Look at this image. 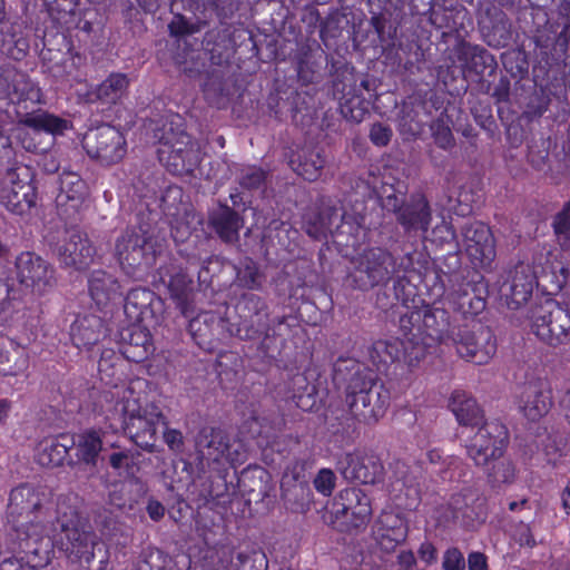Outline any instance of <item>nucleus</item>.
<instances>
[{
  "instance_id": "obj_54",
  "label": "nucleus",
  "mask_w": 570,
  "mask_h": 570,
  "mask_svg": "<svg viewBox=\"0 0 570 570\" xmlns=\"http://www.w3.org/2000/svg\"><path fill=\"white\" fill-rule=\"evenodd\" d=\"M151 293L146 288L130 289L124 299V312L131 321H139L150 302Z\"/></svg>"
},
{
  "instance_id": "obj_5",
  "label": "nucleus",
  "mask_w": 570,
  "mask_h": 570,
  "mask_svg": "<svg viewBox=\"0 0 570 570\" xmlns=\"http://www.w3.org/2000/svg\"><path fill=\"white\" fill-rule=\"evenodd\" d=\"M33 176L32 168L21 163L0 171V203L10 213L22 216L36 205Z\"/></svg>"
},
{
  "instance_id": "obj_23",
  "label": "nucleus",
  "mask_w": 570,
  "mask_h": 570,
  "mask_svg": "<svg viewBox=\"0 0 570 570\" xmlns=\"http://www.w3.org/2000/svg\"><path fill=\"white\" fill-rule=\"evenodd\" d=\"M188 318L187 330L197 345H213L226 337L227 322L216 313L204 312Z\"/></svg>"
},
{
  "instance_id": "obj_18",
  "label": "nucleus",
  "mask_w": 570,
  "mask_h": 570,
  "mask_svg": "<svg viewBox=\"0 0 570 570\" xmlns=\"http://www.w3.org/2000/svg\"><path fill=\"white\" fill-rule=\"evenodd\" d=\"M459 228L461 240L472 262L480 266H489L495 257L491 229L482 222L476 220H468Z\"/></svg>"
},
{
  "instance_id": "obj_38",
  "label": "nucleus",
  "mask_w": 570,
  "mask_h": 570,
  "mask_svg": "<svg viewBox=\"0 0 570 570\" xmlns=\"http://www.w3.org/2000/svg\"><path fill=\"white\" fill-rule=\"evenodd\" d=\"M539 282L551 294H561L563 302L570 305V269L561 263L542 267Z\"/></svg>"
},
{
  "instance_id": "obj_13",
  "label": "nucleus",
  "mask_w": 570,
  "mask_h": 570,
  "mask_svg": "<svg viewBox=\"0 0 570 570\" xmlns=\"http://www.w3.org/2000/svg\"><path fill=\"white\" fill-rule=\"evenodd\" d=\"M159 279L169 291L176 309L187 318L195 313L193 279L187 272L175 261L158 268Z\"/></svg>"
},
{
  "instance_id": "obj_42",
  "label": "nucleus",
  "mask_w": 570,
  "mask_h": 570,
  "mask_svg": "<svg viewBox=\"0 0 570 570\" xmlns=\"http://www.w3.org/2000/svg\"><path fill=\"white\" fill-rule=\"evenodd\" d=\"M363 223V216L347 214L341 208V212H338V220L334 224L331 235L335 237L340 244L355 246Z\"/></svg>"
},
{
  "instance_id": "obj_50",
  "label": "nucleus",
  "mask_w": 570,
  "mask_h": 570,
  "mask_svg": "<svg viewBox=\"0 0 570 570\" xmlns=\"http://www.w3.org/2000/svg\"><path fill=\"white\" fill-rule=\"evenodd\" d=\"M407 532V525L402 520H396L391 527L379 528L375 532V540L382 551L390 553L406 540Z\"/></svg>"
},
{
  "instance_id": "obj_4",
  "label": "nucleus",
  "mask_w": 570,
  "mask_h": 570,
  "mask_svg": "<svg viewBox=\"0 0 570 570\" xmlns=\"http://www.w3.org/2000/svg\"><path fill=\"white\" fill-rule=\"evenodd\" d=\"M55 543L69 556L89 562L94 558L96 534L89 521L77 509L59 502L53 523Z\"/></svg>"
},
{
  "instance_id": "obj_32",
  "label": "nucleus",
  "mask_w": 570,
  "mask_h": 570,
  "mask_svg": "<svg viewBox=\"0 0 570 570\" xmlns=\"http://www.w3.org/2000/svg\"><path fill=\"white\" fill-rule=\"evenodd\" d=\"M88 289L98 306H105L122 295L118 279L101 269L91 272L88 278Z\"/></svg>"
},
{
  "instance_id": "obj_44",
  "label": "nucleus",
  "mask_w": 570,
  "mask_h": 570,
  "mask_svg": "<svg viewBox=\"0 0 570 570\" xmlns=\"http://www.w3.org/2000/svg\"><path fill=\"white\" fill-rule=\"evenodd\" d=\"M19 124L32 128L35 131H46L52 135L62 134L68 127L67 120L42 110L22 115Z\"/></svg>"
},
{
  "instance_id": "obj_49",
  "label": "nucleus",
  "mask_w": 570,
  "mask_h": 570,
  "mask_svg": "<svg viewBox=\"0 0 570 570\" xmlns=\"http://www.w3.org/2000/svg\"><path fill=\"white\" fill-rule=\"evenodd\" d=\"M228 45L229 37L225 30H209L205 33L203 39L204 49L209 53L212 63L216 66H220L228 59Z\"/></svg>"
},
{
  "instance_id": "obj_6",
  "label": "nucleus",
  "mask_w": 570,
  "mask_h": 570,
  "mask_svg": "<svg viewBox=\"0 0 570 570\" xmlns=\"http://www.w3.org/2000/svg\"><path fill=\"white\" fill-rule=\"evenodd\" d=\"M115 412L121 417V428L126 435L144 451H156L157 424L164 419L160 412L141 410L137 400L117 402Z\"/></svg>"
},
{
  "instance_id": "obj_56",
  "label": "nucleus",
  "mask_w": 570,
  "mask_h": 570,
  "mask_svg": "<svg viewBox=\"0 0 570 570\" xmlns=\"http://www.w3.org/2000/svg\"><path fill=\"white\" fill-rule=\"evenodd\" d=\"M340 109L346 120L360 124L370 114V101L362 96L352 95L341 100Z\"/></svg>"
},
{
  "instance_id": "obj_39",
  "label": "nucleus",
  "mask_w": 570,
  "mask_h": 570,
  "mask_svg": "<svg viewBox=\"0 0 570 570\" xmlns=\"http://www.w3.org/2000/svg\"><path fill=\"white\" fill-rule=\"evenodd\" d=\"M326 62L330 65V77L332 94L335 99L343 100L352 91L355 83L353 67L343 59H335L326 56Z\"/></svg>"
},
{
  "instance_id": "obj_3",
  "label": "nucleus",
  "mask_w": 570,
  "mask_h": 570,
  "mask_svg": "<svg viewBox=\"0 0 570 570\" xmlns=\"http://www.w3.org/2000/svg\"><path fill=\"white\" fill-rule=\"evenodd\" d=\"M346 404L356 421L373 425L385 415L390 392L372 371L357 367L346 384Z\"/></svg>"
},
{
  "instance_id": "obj_34",
  "label": "nucleus",
  "mask_w": 570,
  "mask_h": 570,
  "mask_svg": "<svg viewBox=\"0 0 570 570\" xmlns=\"http://www.w3.org/2000/svg\"><path fill=\"white\" fill-rule=\"evenodd\" d=\"M450 407L461 425L480 428L485 422L483 412L476 401L464 391L452 393Z\"/></svg>"
},
{
  "instance_id": "obj_19",
  "label": "nucleus",
  "mask_w": 570,
  "mask_h": 570,
  "mask_svg": "<svg viewBox=\"0 0 570 570\" xmlns=\"http://www.w3.org/2000/svg\"><path fill=\"white\" fill-rule=\"evenodd\" d=\"M55 539L42 535L38 525L18 532V550L21 561L32 569L46 567L53 552Z\"/></svg>"
},
{
  "instance_id": "obj_31",
  "label": "nucleus",
  "mask_w": 570,
  "mask_h": 570,
  "mask_svg": "<svg viewBox=\"0 0 570 570\" xmlns=\"http://www.w3.org/2000/svg\"><path fill=\"white\" fill-rule=\"evenodd\" d=\"M421 328L432 340L448 343L450 327V314L446 309L435 305H425L420 308Z\"/></svg>"
},
{
  "instance_id": "obj_35",
  "label": "nucleus",
  "mask_w": 570,
  "mask_h": 570,
  "mask_svg": "<svg viewBox=\"0 0 570 570\" xmlns=\"http://www.w3.org/2000/svg\"><path fill=\"white\" fill-rule=\"evenodd\" d=\"M186 556L173 558L159 549L146 548L141 551L136 570H189Z\"/></svg>"
},
{
  "instance_id": "obj_46",
  "label": "nucleus",
  "mask_w": 570,
  "mask_h": 570,
  "mask_svg": "<svg viewBox=\"0 0 570 570\" xmlns=\"http://www.w3.org/2000/svg\"><path fill=\"white\" fill-rule=\"evenodd\" d=\"M6 80L10 85V97L19 100H33L38 98V89L26 72L19 71L12 66H6Z\"/></svg>"
},
{
  "instance_id": "obj_26",
  "label": "nucleus",
  "mask_w": 570,
  "mask_h": 570,
  "mask_svg": "<svg viewBox=\"0 0 570 570\" xmlns=\"http://www.w3.org/2000/svg\"><path fill=\"white\" fill-rule=\"evenodd\" d=\"M431 219V208L424 195L413 194L400 212L396 220L407 232L416 229L426 232L430 227Z\"/></svg>"
},
{
  "instance_id": "obj_63",
  "label": "nucleus",
  "mask_w": 570,
  "mask_h": 570,
  "mask_svg": "<svg viewBox=\"0 0 570 570\" xmlns=\"http://www.w3.org/2000/svg\"><path fill=\"white\" fill-rule=\"evenodd\" d=\"M26 364L23 352L12 347L10 351H0V374L16 375Z\"/></svg>"
},
{
  "instance_id": "obj_43",
  "label": "nucleus",
  "mask_w": 570,
  "mask_h": 570,
  "mask_svg": "<svg viewBox=\"0 0 570 570\" xmlns=\"http://www.w3.org/2000/svg\"><path fill=\"white\" fill-rule=\"evenodd\" d=\"M368 355L373 364L377 366V370H381V365L385 366L394 362H401L402 340H377L370 346Z\"/></svg>"
},
{
  "instance_id": "obj_11",
  "label": "nucleus",
  "mask_w": 570,
  "mask_h": 570,
  "mask_svg": "<svg viewBox=\"0 0 570 570\" xmlns=\"http://www.w3.org/2000/svg\"><path fill=\"white\" fill-rule=\"evenodd\" d=\"M82 146L90 158L104 166L119 163L127 153L122 132L114 126L101 125L86 132Z\"/></svg>"
},
{
  "instance_id": "obj_47",
  "label": "nucleus",
  "mask_w": 570,
  "mask_h": 570,
  "mask_svg": "<svg viewBox=\"0 0 570 570\" xmlns=\"http://www.w3.org/2000/svg\"><path fill=\"white\" fill-rule=\"evenodd\" d=\"M485 291V287L482 286ZM458 309L464 317H474L485 308V298L482 295L481 286L468 283L456 299Z\"/></svg>"
},
{
  "instance_id": "obj_27",
  "label": "nucleus",
  "mask_w": 570,
  "mask_h": 570,
  "mask_svg": "<svg viewBox=\"0 0 570 570\" xmlns=\"http://www.w3.org/2000/svg\"><path fill=\"white\" fill-rule=\"evenodd\" d=\"M282 500L287 510L305 513L313 503V491L309 484L295 476H285L281 483Z\"/></svg>"
},
{
  "instance_id": "obj_60",
  "label": "nucleus",
  "mask_w": 570,
  "mask_h": 570,
  "mask_svg": "<svg viewBox=\"0 0 570 570\" xmlns=\"http://www.w3.org/2000/svg\"><path fill=\"white\" fill-rule=\"evenodd\" d=\"M321 66L307 52H303L297 57L296 72L298 81L304 85L315 83L321 78Z\"/></svg>"
},
{
  "instance_id": "obj_2",
  "label": "nucleus",
  "mask_w": 570,
  "mask_h": 570,
  "mask_svg": "<svg viewBox=\"0 0 570 570\" xmlns=\"http://www.w3.org/2000/svg\"><path fill=\"white\" fill-rule=\"evenodd\" d=\"M411 267L410 256L397 264L389 250L381 247L368 248L351 259L345 284L353 289L368 292L374 287L386 286L396 273H406Z\"/></svg>"
},
{
  "instance_id": "obj_36",
  "label": "nucleus",
  "mask_w": 570,
  "mask_h": 570,
  "mask_svg": "<svg viewBox=\"0 0 570 570\" xmlns=\"http://www.w3.org/2000/svg\"><path fill=\"white\" fill-rule=\"evenodd\" d=\"M71 448L72 436L67 434L45 440L38 446V462L42 466H59L65 462Z\"/></svg>"
},
{
  "instance_id": "obj_7",
  "label": "nucleus",
  "mask_w": 570,
  "mask_h": 570,
  "mask_svg": "<svg viewBox=\"0 0 570 570\" xmlns=\"http://www.w3.org/2000/svg\"><path fill=\"white\" fill-rule=\"evenodd\" d=\"M533 333L551 347H560L570 361V314L554 301H548L533 313Z\"/></svg>"
},
{
  "instance_id": "obj_48",
  "label": "nucleus",
  "mask_w": 570,
  "mask_h": 570,
  "mask_svg": "<svg viewBox=\"0 0 570 570\" xmlns=\"http://www.w3.org/2000/svg\"><path fill=\"white\" fill-rule=\"evenodd\" d=\"M237 286L250 291L261 289L265 275L261 272L258 264L249 257H244L235 265Z\"/></svg>"
},
{
  "instance_id": "obj_58",
  "label": "nucleus",
  "mask_w": 570,
  "mask_h": 570,
  "mask_svg": "<svg viewBox=\"0 0 570 570\" xmlns=\"http://www.w3.org/2000/svg\"><path fill=\"white\" fill-rule=\"evenodd\" d=\"M488 469V480L492 487L511 484L515 480L517 470L512 461L508 459L492 461Z\"/></svg>"
},
{
  "instance_id": "obj_52",
  "label": "nucleus",
  "mask_w": 570,
  "mask_h": 570,
  "mask_svg": "<svg viewBox=\"0 0 570 570\" xmlns=\"http://www.w3.org/2000/svg\"><path fill=\"white\" fill-rule=\"evenodd\" d=\"M238 185L248 191L265 190L269 179V171L257 166H247L237 174Z\"/></svg>"
},
{
  "instance_id": "obj_17",
  "label": "nucleus",
  "mask_w": 570,
  "mask_h": 570,
  "mask_svg": "<svg viewBox=\"0 0 570 570\" xmlns=\"http://www.w3.org/2000/svg\"><path fill=\"white\" fill-rule=\"evenodd\" d=\"M164 139L158 149L159 161L174 175L193 171L199 161V156L190 137L181 132L175 141L169 138Z\"/></svg>"
},
{
  "instance_id": "obj_55",
  "label": "nucleus",
  "mask_w": 570,
  "mask_h": 570,
  "mask_svg": "<svg viewBox=\"0 0 570 570\" xmlns=\"http://www.w3.org/2000/svg\"><path fill=\"white\" fill-rule=\"evenodd\" d=\"M502 65L512 78L522 80L529 72L528 55L524 50L512 49L501 56Z\"/></svg>"
},
{
  "instance_id": "obj_14",
  "label": "nucleus",
  "mask_w": 570,
  "mask_h": 570,
  "mask_svg": "<svg viewBox=\"0 0 570 570\" xmlns=\"http://www.w3.org/2000/svg\"><path fill=\"white\" fill-rule=\"evenodd\" d=\"M197 459L200 464L218 463L223 459L228 462L237 461L238 452L233 451L229 434L219 426L205 425L195 436Z\"/></svg>"
},
{
  "instance_id": "obj_57",
  "label": "nucleus",
  "mask_w": 570,
  "mask_h": 570,
  "mask_svg": "<svg viewBox=\"0 0 570 570\" xmlns=\"http://www.w3.org/2000/svg\"><path fill=\"white\" fill-rule=\"evenodd\" d=\"M101 325V318L94 315L85 316L72 326L73 336L78 335L83 345L95 344L99 340Z\"/></svg>"
},
{
  "instance_id": "obj_21",
  "label": "nucleus",
  "mask_w": 570,
  "mask_h": 570,
  "mask_svg": "<svg viewBox=\"0 0 570 570\" xmlns=\"http://www.w3.org/2000/svg\"><path fill=\"white\" fill-rule=\"evenodd\" d=\"M72 443L76 449L77 462H70L76 468L77 479H81L79 473L88 472L87 479L97 473V463L99 454L102 451V440L97 431L89 430L79 435L77 439L72 436Z\"/></svg>"
},
{
  "instance_id": "obj_53",
  "label": "nucleus",
  "mask_w": 570,
  "mask_h": 570,
  "mask_svg": "<svg viewBox=\"0 0 570 570\" xmlns=\"http://www.w3.org/2000/svg\"><path fill=\"white\" fill-rule=\"evenodd\" d=\"M138 451H115L108 455V464L119 476L128 479L138 470Z\"/></svg>"
},
{
  "instance_id": "obj_25",
  "label": "nucleus",
  "mask_w": 570,
  "mask_h": 570,
  "mask_svg": "<svg viewBox=\"0 0 570 570\" xmlns=\"http://www.w3.org/2000/svg\"><path fill=\"white\" fill-rule=\"evenodd\" d=\"M208 224L224 243L234 244L239 240L244 218L235 208L219 202L209 212Z\"/></svg>"
},
{
  "instance_id": "obj_64",
  "label": "nucleus",
  "mask_w": 570,
  "mask_h": 570,
  "mask_svg": "<svg viewBox=\"0 0 570 570\" xmlns=\"http://www.w3.org/2000/svg\"><path fill=\"white\" fill-rule=\"evenodd\" d=\"M399 127L404 134L412 136L419 135L423 129V124L419 119V112L413 106L404 105L399 114Z\"/></svg>"
},
{
  "instance_id": "obj_16",
  "label": "nucleus",
  "mask_w": 570,
  "mask_h": 570,
  "mask_svg": "<svg viewBox=\"0 0 570 570\" xmlns=\"http://www.w3.org/2000/svg\"><path fill=\"white\" fill-rule=\"evenodd\" d=\"M336 469L348 482L376 484L384 480L382 461L376 455L365 452L345 453L338 459Z\"/></svg>"
},
{
  "instance_id": "obj_22",
  "label": "nucleus",
  "mask_w": 570,
  "mask_h": 570,
  "mask_svg": "<svg viewBox=\"0 0 570 570\" xmlns=\"http://www.w3.org/2000/svg\"><path fill=\"white\" fill-rule=\"evenodd\" d=\"M552 394L548 383L537 380L527 383L520 395V407L530 421H539L552 406Z\"/></svg>"
},
{
  "instance_id": "obj_20",
  "label": "nucleus",
  "mask_w": 570,
  "mask_h": 570,
  "mask_svg": "<svg viewBox=\"0 0 570 570\" xmlns=\"http://www.w3.org/2000/svg\"><path fill=\"white\" fill-rule=\"evenodd\" d=\"M341 207L330 197H322L316 208L309 209L303 217V228L306 234L316 239H326L338 220Z\"/></svg>"
},
{
  "instance_id": "obj_29",
  "label": "nucleus",
  "mask_w": 570,
  "mask_h": 570,
  "mask_svg": "<svg viewBox=\"0 0 570 570\" xmlns=\"http://www.w3.org/2000/svg\"><path fill=\"white\" fill-rule=\"evenodd\" d=\"M288 165L305 180L315 181L321 176L325 158L322 155V150L304 147L291 153Z\"/></svg>"
},
{
  "instance_id": "obj_1",
  "label": "nucleus",
  "mask_w": 570,
  "mask_h": 570,
  "mask_svg": "<svg viewBox=\"0 0 570 570\" xmlns=\"http://www.w3.org/2000/svg\"><path fill=\"white\" fill-rule=\"evenodd\" d=\"M159 219V212L140 209L137 224L125 228L115 239L112 255L128 276L147 273L163 254L166 238L158 226Z\"/></svg>"
},
{
  "instance_id": "obj_8",
  "label": "nucleus",
  "mask_w": 570,
  "mask_h": 570,
  "mask_svg": "<svg viewBox=\"0 0 570 570\" xmlns=\"http://www.w3.org/2000/svg\"><path fill=\"white\" fill-rule=\"evenodd\" d=\"M330 515L331 523L341 532L358 529L371 519V500L361 489H345L333 501Z\"/></svg>"
},
{
  "instance_id": "obj_41",
  "label": "nucleus",
  "mask_w": 570,
  "mask_h": 570,
  "mask_svg": "<svg viewBox=\"0 0 570 570\" xmlns=\"http://www.w3.org/2000/svg\"><path fill=\"white\" fill-rule=\"evenodd\" d=\"M271 475L262 468L247 469L242 472L239 478V487L248 494L249 500L262 501L269 491Z\"/></svg>"
},
{
  "instance_id": "obj_10",
  "label": "nucleus",
  "mask_w": 570,
  "mask_h": 570,
  "mask_svg": "<svg viewBox=\"0 0 570 570\" xmlns=\"http://www.w3.org/2000/svg\"><path fill=\"white\" fill-rule=\"evenodd\" d=\"M49 249L61 268L85 271L94 262L96 248L86 233L67 229L61 240L49 243Z\"/></svg>"
},
{
  "instance_id": "obj_30",
  "label": "nucleus",
  "mask_w": 570,
  "mask_h": 570,
  "mask_svg": "<svg viewBox=\"0 0 570 570\" xmlns=\"http://www.w3.org/2000/svg\"><path fill=\"white\" fill-rule=\"evenodd\" d=\"M59 191L56 197L58 207L69 205L77 210L88 196L85 180L75 171H63L59 176Z\"/></svg>"
},
{
  "instance_id": "obj_51",
  "label": "nucleus",
  "mask_w": 570,
  "mask_h": 570,
  "mask_svg": "<svg viewBox=\"0 0 570 570\" xmlns=\"http://www.w3.org/2000/svg\"><path fill=\"white\" fill-rule=\"evenodd\" d=\"M128 79L124 73H111L96 90V96L104 102H116L126 91Z\"/></svg>"
},
{
  "instance_id": "obj_61",
  "label": "nucleus",
  "mask_w": 570,
  "mask_h": 570,
  "mask_svg": "<svg viewBox=\"0 0 570 570\" xmlns=\"http://www.w3.org/2000/svg\"><path fill=\"white\" fill-rule=\"evenodd\" d=\"M206 24V21L191 22L184 14L176 13L168 23V31L171 37L185 38L199 32Z\"/></svg>"
},
{
  "instance_id": "obj_12",
  "label": "nucleus",
  "mask_w": 570,
  "mask_h": 570,
  "mask_svg": "<svg viewBox=\"0 0 570 570\" xmlns=\"http://www.w3.org/2000/svg\"><path fill=\"white\" fill-rule=\"evenodd\" d=\"M16 278L26 288L42 295L57 285L55 267L35 252H22L17 256Z\"/></svg>"
},
{
  "instance_id": "obj_9",
  "label": "nucleus",
  "mask_w": 570,
  "mask_h": 570,
  "mask_svg": "<svg viewBox=\"0 0 570 570\" xmlns=\"http://www.w3.org/2000/svg\"><path fill=\"white\" fill-rule=\"evenodd\" d=\"M508 429L498 420L484 422L470 439L466 453L479 466H489L502 458L508 444Z\"/></svg>"
},
{
  "instance_id": "obj_33",
  "label": "nucleus",
  "mask_w": 570,
  "mask_h": 570,
  "mask_svg": "<svg viewBox=\"0 0 570 570\" xmlns=\"http://www.w3.org/2000/svg\"><path fill=\"white\" fill-rule=\"evenodd\" d=\"M473 340L472 363L487 364L497 352V342L489 326L479 321L471 322V333L465 334V340Z\"/></svg>"
},
{
  "instance_id": "obj_40",
  "label": "nucleus",
  "mask_w": 570,
  "mask_h": 570,
  "mask_svg": "<svg viewBox=\"0 0 570 570\" xmlns=\"http://www.w3.org/2000/svg\"><path fill=\"white\" fill-rule=\"evenodd\" d=\"M120 340L126 345L124 351L135 361L144 360L151 350L150 334L139 325H131L120 332Z\"/></svg>"
},
{
  "instance_id": "obj_37",
  "label": "nucleus",
  "mask_w": 570,
  "mask_h": 570,
  "mask_svg": "<svg viewBox=\"0 0 570 570\" xmlns=\"http://www.w3.org/2000/svg\"><path fill=\"white\" fill-rule=\"evenodd\" d=\"M460 59L464 62L468 71L480 77L483 76L487 70H489V75H492L498 67L494 56L485 48L478 45L463 43L460 51Z\"/></svg>"
},
{
  "instance_id": "obj_59",
  "label": "nucleus",
  "mask_w": 570,
  "mask_h": 570,
  "mask_svg": "<svg viewBox=\"0 0 570 570\" xmlns=\"http://www.w3.org/2000/svg\"><path fill=\"white\" fill-rule=\"evenodd\" d=\"M471 333V323L453 326L449 334L448 343H451L456 353L468 362H472L473 340H465V334Z\"/></svg>"
},
{
  "instance_id": "obj_24",
  "label": "nucleus",
  "mask_w": 570,
  "mask_h": 570,
  "mask_svg": "<svg viewBox=\"0 0 570 570\" xmlns=\"http://www.w3.org/2000/svg\"><path fill=\"white\" fill-rule=\"evenodd\" d=\"M479 26L483 40L492 48H504L511 41V23L505 13L497 7L485 10Z\"/></svg>"
},
{
  "instance_id": "obj_28",
  "label": "nucleus",
  "mask_w": 570,
  "mask_h": 570,
  "mask_svg": "<svg viewBox=\"0 0 570 570\" xmlns=\"http://www.w3.org/2000/svg\"><path fill=\"white\" fill-rule=\"evenodd\" d=\"M539 277L525 267L515 271L511 282L502 287L507 304L511 309H518L531 298L535 278L539 279ZM537 284L542 283L537 281Z\"/></svg>"
},
{
  "instance_id": "obj_15",
  "label": "nucleus",
  "mask_w": 570,
  "mask_h": 570,
  "mask_svg": "<svg viewBox=\"0 0 570 570\" xmlns=\"http://www.w3.org/2000/svg\"><path fill=\"white\" fill-rule=\"evenodd\" d=\"M242 322L237 325L236 335L242 340H256L262 335L269 336L268 311L265 301L253 293L244 294L237 304Z\"/></svg>"
},
{
  "instance_id": "obj_45",
  "label": "nucleus",
  "mask_w": 570,
  "mask_h": 570,
  "mask_svg": "<svg viewBox=\"0 0 570 570\" xmlns=\"http://www.w3.org/2000/svg\"><path fill=\"white\" fill-rule=\"evenodd\" d=\"M40 505L38 494L27 484L17 487L10 493L9 510L11 514L28 517L30 513L39 509Z\"/></svg>"
},
{
  "instance_id": "obj_62",
  "label": "nucleus",
  "mask_w": 570,
  "mask_h": 570,
  "mask_svg": "<svg viewBox=\"0 0 570 570\" xmlns=\"http://www.w3.org/2000/svg\"><path fill=\"white\" fill-rule=\"evenodd\" d=\"M426 355V346L416 334L402 340V361L410 367L416 366Z\"/></svg>"
}]
</instances>
